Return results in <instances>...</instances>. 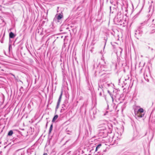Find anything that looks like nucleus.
<instances>
[{
	"instance_id": "9",
	"label": "nucleus",
	"mask_w": 155,
	"mask_h": 155,
	"mask_svg": "<svg viewBox=\"0 0 155 155\" xmlns=\"http://www.w3.org/2000/svg\"><path fill=\"white\" fill-rule=\"evenodd\" d=\"M58 116L57 115H56L54 116L52 120V122H54L55 120L58 118Z\"/></svg>"
},
{
	"instance_id": "19",
	"label": "nucleus",
	"mask_w": 155,
	"mask_h": 155,
	"mask_svg": "<svg viewBox=\"0 0 155 155\" xmlns=\"http://www.w3.org/2000/svg\"><path fill=\"white\" fill-rule=\"evenodd\" d=\"M99 88H98V90H100L101 89V87L100 86H99Z\"/></svg>"
},
{
	"instance_id": "25",
	"label": "nucleus",
	"mask_w": 155,
	"mask_h": 155,
	"mask_svg": "<svg viewBox=\"0 0 155 155\" xmlns=\"http://www.w3.org/2000/svg\"><path fill=\"white\" fill-rule=\"evenodd\" d=\"M147 71L148 72V69H147Z\"/></svg>"
},
{
	"instance_id": "12",
	"label": "nucleus",
	"mask_w": 155,
	"mask_h": 155,
	"mask_svg": "<svg viewBox=\"0 0 155 155\" xmlns=\"http://www.w3.org/2000/svg\"><path fill=\"white\" fill-rule=\"evenodd\" d=\"M52 128H53V124H52L51 125L49 129V134H50L51 133V132L52 130Z\"/></svg>"
},
{
	"instance_id": "13",
	"label": "nucleus",
	"mask_w": 155,
	"mask_h": 155,
	"mask_svg": "<svg viewBox=\"0 0 155 155\" xmlns=\"http://www.w3.org/2000/svg\"><path fill=\"white\" fill-rule=\"evenodd\" d=\"M122 50V49L121 48L119 47L117 49V52H119L120 53V54H121Z\"/></svg>"
},
{
	"instance_id": "15",
	"label": "nucleus",
	"mask_w": 155,
	"mask_h": 155,
	"mask_svg": "<svg viewBox=\"0 0 155 155\" xmlns=\"http://www.w3.org/2000/svg\"><path fill=\"white\" fill-rule=\"evenodd\" d=\"M121 136V134L120 135H119L118 136H117V138H118L119 139H120V136Z\"/></svg>"
},
{
	"instance_id": "5",
	"label": "nucleus",
	"mask_w": 155,
	"mask_h": 155,
	"mask_svg": "<svg viewBox=\"0 0 155 155\" xmlns=\"http://www.w3.org/2000/svg\"><path fill=\"white\" fill-rule=\"evenodd\" d=\"M63 16L62 15L59 14L58 16L56 18H54V21H56V20H59L63 17Z\"/></svg>"
},
{
	"instance_id": "24",
	"label": "nucleus",
	"mask_w": 155,
	"mask_h": 155,
	"mask_svg": "<svg viewBox=\"0 0 155 155\" xmlns=\"http://www.w3.org/2000/svg\"><path fill=\"white\" fill-rule=\"evenodd\" d=\"M68 140H67L66 141V142H65V143H66L68 142Z\"/></svg>"
},
{
	"instance_id": "4",
	"label": "nucleus",
	"mask_w": 155,
	"mask_h": 155,
	"mask_svg": "<svg viewBox=\"0 0 155 155\" xmlns=\"http://www.w3.org/2000/svg\"><path fill=\"white\" fill-rule=\"evenodd\" d=\"M15 36V35L12 32H11L9 34V41H10V38H14Z\"/></svg>"
},
{
	"instance_id": "1",
	"label": "nucleus",
	"mask_w": 155,
	"mask_h": 155,
	"mask_svg": "<svg viewBox=\"0 0 155 155\" xmlns=\"http://www.w3.org/2000/svg\"><path fill=\"white\" fill-rule=\"evenodd\" d=\"M98 127L100 128V130L105 131L107 127V121L106 120H100L98 121ZM104 132H103V133Z\"/></svg>"
},
{
	"instance_id": "31",
	"label": "nucleus",
	"mask_w": 155,
	"mask_h": 155,
	"mask_svg": "<svg viewBox=\"0 0 155 155\" xmlns=\"http://www.w3.org/2000/svg\"><path fill=\"white\" fill-rule=\"evenodd\" d=\"M95 111V113H96V110Z\"/></svg>"
},
{
	"instance_id": "30",
	"label": "nucleus",
	"mask_w": 155,
	"mask_h": 155,
	"mask_svg": "<svg viewBox=\"0 0 155 155\" xmlns=\"http://www.w3.org/2000/svg\"><path fill=\"white\" fill-rule=\"evenodd\" d=\"M2 71H3L4 70H2Z\"/></svg>"
},
{
	"instance_id": "23",
	"label": "nucleus",
	"mask_w": 155,
	"mask_h": 155,
	"mask_svg": "<svg viewBox=\"0 0 155 155\" xmlns=\"http://www.w3.org/2000/svg\"><path fill=\"white\" fill-rule=\"evenodd\" d=\"M117 134H118V133H117L116 134H115V136H116V135H117Z\"/></svg>"
},
{
	"instance_id": "7",
	"label": "nucleus",
	"mask_w": 155,
	"mask_h": 155,
	"mask_svg": "<svg viewBox=\"0 0 155 155\" xmlns=\"http://www.w3.org/2000/svg\"><path fill=\"white\" fill-rule=\"evenodd\" d=\"M142 31L139 30H137L135 31V35H136L141 36L142 33Z\"/></svg>"
},
{
	"instance_id": "28",
	"label": "nucleus",
	"mask_w": 155,
	"mask_h": 155,
	"mask_svg": "<svg viewBox=\"0 0 155 155\" xmlns=\"http://www.w3.org/2000/svg\"><path fill=\"white\" fill-rule=\"evenodd\" d=\"M2 41H1V43H2Z\"/></svg>"
},
{
	"instance_id": "26",
	"label": "nucleus",
	"mask_w": 155,
	"mask_h": 155,
	"mask_svg": "<svg viewBox=\"0 0 155 155\" xmlns=\"http://www.w3.org/2000/svg\"><path fill=\"white\" fill-rule=\"evenodd\" d=\"M111 6H110V10L111 9Z\"/></svg>"
},
{
	"instance_id": "21",
	"label": "nucleus",
	"mask_w": 155,
	"mask_h": 155,
	"mask_svg": "<svg viewBox=\"0 0 155 155\" xmlns=\"http://www.w3.org/2000/svg\"><path fill=\"white\" fill-rule=\"evenodd\" d=\"M48 124V122H47L46 123V127H47V126Z\"/></svg>"
},
{
	"instance_id": "10",
	"label": "nucleus",
	"mask_w": 155,
	"mask_h": 155,
	"mask_svg": "<svg viewBox=\"0 0 155 155\" xmlns=\"http://www.w3.org/2000/svg\"><path fill=\"white\" fill-rule=\"evenodd\" d=\"M13 134V131L12 130H10L8 132V136H11Z\"/></svg>"
},
{
	"instance_id": "22",
	"label": "nucleus",
	"mask_w": 155,
	"mask_h": 155,
	"mask_svg": "<svg viewBox=\"0 0 155 155\" xmlns=\"http://www.w3.org/2000/svg\"><path fill=\"white\" fill-rule=\"evenodd\" d=\"M120 79H119V80H118V81H119V83H120Z\"/></svg>"
},
{
	"instance_id": "2",
	"label": "nucleus",
	"mask_w": 155,
	"mask_h": 155,
	"mask_svg": "<svg viewBox=\"0 0 155 155\" xmlns=\"http://www.w3.org/2000/svg\"><path fill=\"white\" fill-rule=\"evenodd\" d=\"M143 112V109L142 108H140L137 110V115L140 117H143L144 114Z\"/></svg>"
},
{
	"instance_id": "18",
	"label": "nucleus",
	"mask_w": 155,
	"mask_h": 155,
	"mask_svg": "<svg viewBox=\"0 0 155 155\" xmlns=\"http://www.w3.org/2000/svg\"><path fill=\"white\" fill-rule=\"evenodd\" d=\"M100 81H102L103 82V81H105V80H102V79H101L100 80Z\"/></svg>"
},
{
	"instance_id": "29",
	"label": "nucleus",
	"mask_w": 155,
	"mask_h": 155,
	"mask_svg": "<svg viewBox=\"0 0 155 155\" xmlns=\"http://www.w3.org/2000/svg\"><path fill=\"white\" fill-rule=\"evenodd\" d=\"M121 20V19H120V21Z\"/></svg>"
},
{
	"instance_id": "3",
	"label": "nucleus",
	"mask_w": 155,
	"mask_h": 155,
	"mask_svg": "<svg viewBox=\"0 0 155 155\" xmlns=\"http://www.w3.org/2000/svg\"><path fill=\"white\" fill-rule=\"evenodd\" d=\"M149 74L148 73V74H147V73L146 72V71H145V72L144 73L143 75H144V78L145 79V80L147 81V82H148L149 81V79L148 78V75Z\"/></svg>"
},
{
	"instance_id": "16",
	"label": "nucleus",
	"mask_w": 155,
	"mask_h": 155,
	"mask_svg": "<svg viewBox=\"0 0 155 155\" xmlns=\"http://www.w3.org/2000/svg\"><path fill=\"white\" fill-rule=\"evenodd\" d=\"M99 95L100 96H101L102 95V91H101L99 93Z\"/></svg>"
},
{
	"instance_id": "11",
	"label": "nucleus",
	"mask_w": 155,
	"mask_h": 155,
	"mask_svg": "<svg viewBox=\"0 0 155 155\" xmlns=\"http://www.w3.org/2000/svg\"><path fill=\"white\" fill-rule=\"evenodd\" d=\"M101 144H99L97 145V146L96 147V149H95V151H97V150L98 149H99L101 147Z\"/></svg>"
},
{
	"instance_id": "6",
	"label": "nucleus",
	"mask_w": 155,
	"mask_h": 155,
	"mask_svg": "<svg viewBox=\"0 0 155 155\" xmlns=\"http://www.w3.org/2000/svg\"><path fill=\"white\" fill-rule=\"evenodd\" d=\"M155 32V29L153 28V26L151 27L150 28V33L152 34Z\"/></svg>"
},
{
	"instance_id": "8",
	"label": "nucleus",
	"mask_w": 155,
	"mask_h": 155,
	"mask_svg": "<svg viewBox=\"0 0 155 155\" xmlns=\"http://www.w3.org/2000/svg\"><path fill=\"white\" fill-rule=\"evenodd\" d=\"M62 95V91L61 92V94L60 96H59V98L58 100V102H57V103L60 104L61 100V99Z\"/></svg>"
},
{
	"instance_id": "32",
	"label": "nucleus",
	"mask_w": 155,
	"mask_h": 155,
	"mask_svg": "<svg viewBox=\"0 0 155 155\" xmlns=\"http://www.w3.org/2000/svg\"><path fill=\"white\" fill-rule=\"evenodd\" d=\"M1 68V67L0 66V68Z\"/></svg>"
},
{
	"instance_id": "20",
	"label": "nucleus",
	"mask_w": 155,
	"mask_h": 155,
	"mask_svg": "<svg viewBox=\"0 0 155 155\" xmlns=\"http://www.w3.org/2000/svg\"><path fill=\"white\" fill-rule=\"evenodd\" d=\"M43 155H47V153H44Z\"/></svg>"
},
{
	"instance_id": "14",
	"label": "nucleus",
	"mask_w": 155,
	"mask_h": 155,
	"mask_svg": "<svg viewBox=\"0 0 155 155\" xmlns=\"http://www.w3.org/2000/svg\"><path fill=\"white\" fill-rule=\"evenodd\" d=\"M60 104H58V103L57 104V105L56 107V108H55V111H56V112L57 111V110L58 108V107H59V106L60 105Z\"/></svg>"
},
{
	"instance_id": "17",
	"label": "nucleus",
	"mask_w": 155,
	"mask_h": 155,
	"mask_svg": "<svg viewBox=\"0 0 155 155\" xmlns=\"http://www.w3.org/2000/svg\"><path fill=\"white\" fill-rule=\"evenodd\" d=\"M108 112V111H107L106 112V113H104V116L106 115L107 114Z\"/></svg>"
},
{
	"instance_id": "27",
	"label": "nucleus",
	"mask_w": 155,
	"mask_h": 155,
	"mask_svg": "<svg viewBox=\"0 0 155 155\" xmlns=\"http://www.w3.org/2000/svg\"><path fill=\"white\" fill-rule=\"evenodd\" d=\"M2 41H1V43H2Z\"/></svg>"
}]
</instances>
